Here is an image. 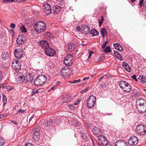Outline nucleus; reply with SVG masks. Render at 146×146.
<instances>
[{"instance_id":"14","label":"nucleus","mask_w":146,"mask_h":146,"mask_svg":"<svg viewBox=\"0 0 146 146\" xmlns=\"http://www.w3.org/2000/svg\"><path fill=\"white\" fill-rule=\"evenodd\" d=\"M38 44L42 48L46 49L49 46L48 43L46 40H41L39 42Z\"/></svg>"},{"instance_id":"62","label":"nucleus","mask_w":146,"mask_h":146,"mask_svg":"<svg viewBox=\"0 0 146 146\" xmlns=\"http://www.w3.org/2000/svg\"><path fill=\"white\" fill-rule=\"evenodd\" d=\"M143 6L145 7V9H146V1H145L143 5Z\"/></svg>"},{"instance_id":"19","label":"nucleus","mask_w":146,"mask_h":146,"mask_svg":"<svg viewBox=\"0 0 146 146\" xmlns=\"http://www.w3.org/2000/svg\"><path fill=\"white\" fill-rule=\"evenodd\" d=\"M82 32L85 34L88 33L90 31L89 28L86 25H84L82 27Z\"/></svg>"},{"instance_id":"24","label":"nucleus","mask_w":146,"mask_h":146,"mask_svg":"<svg viewBox=\"0 0 146 146\" xmlns=\"http://www.w3.org/2000/svg\"><path fill=\"white\" fill-rule=\"evenodd\" d=\"M122 66L128 72H131V68L128 64L126 62H124L122 64Z\"/></svg>"},{"instance_id":"47","label":"nucleus","mask_w":146,"mask_h":146,"mask_svg":"<svg viewBox=\"0 0 146 146\" xmlns=\"http://www.w3.org/2000/svg\"><path fill=\"white\" fill-rule=\"evenodd\" d=\"M88 89V88H86L85 89H84L83 90H82L80 91V93L82 94L84 93V92L87 91Z\"/></svg>"},{"instance_id":"42","label":"nucleus","mask_w":146,"mask_h":146,"mask_svg":"<svg viewBox=\"0 0 146 146\" xmlns=\"http://www.w3.org/2000/svg\"><path fill=\"white\" fill-rule=\"evenodd\" d=\"M3 2L4 3H8L10 2H13L14 1L13 0H2Z\"/></svg>"},{"instance_id":"43","label":"nucleus","mask_w":146,"mask_h":146,"mask_svg":"<svg viewBox=\"0 0 146 146\" xmlns=\"http://www.w3.org/2000/svg\"><path fill=\"white\" fill-rule=\"evenodd\" d=\"M108 42L106 41L104 43H103L102 45V48H104Z\"/></svg>"},{"instance_id":"61","label":"nucleus","mask_w":146,"mask_h":146,"mask_svg":"<svg viewBox=\"0 0 146 146\" xmlns=\"http://www.w3.org/2000/svg\"><path fill=\"white\" fill-rule=\"evenodd\" d=\"M34 117V116L33 115L29 119V122H30L31 120V119Z\"/></svg>"},{"instance_id":"27","label":"nucleus","mask_w":146,"mask_h":146,"mask_svg":"<svg viewBox=\"0 0 146 146\" xmlns=\"http://www.w3.org/2000/svg\"><path fill=\"white\" fill-rule=\"evenodd\" d=\"M128 83L125 81H121L119 84V86L120 88L123 90V88H124V87H125V86L126 85H128Z\"/></svg>"},{"instance_id":"3","label":"nucleus","mask_w":146,"mask_h":146,"mask_svg":"<svg viewBox=\"0 0 146 146\" xmlns=\"http://www.w3.org/2000/svg\"><path fill=\"white\" fill-rule=\"evenodd\" d=\"M46 80V77L45 75H42L36 78L34 82L36 86H40L44 85Z\"/></svg>"},{"instance_id":"7","label":"nucleus","mask_w":146,"mask_h":146,"mask_svg":"<svg viewBox=\"0 0 146 146\" xmlns=\"http://www.w3.org/2000/svg\"><path fill=\"white\" fill-rule=\"evenodd\" d=\"M70 69L67 67H64L62 69L61 71V75L63 77H69L70 76L69 74H70Z\"/></svg>"},{"instance_id":"50","label":"nucleus","mask_w":146,"mask_h":146,"mask_svg":"<svg viewBox=\"0 0 146 146\" xmlns=\"http://www.w3.org/2000/svg\"><path fill=\"white\" fill-rule=\"evenodd\" d=\"M143 3V1H141V0L139 1V7H141L142 6V4Z\"/></svg>"},{"instance_id":"10","label":"nucleus","mask_w":146,"mask_h":146,"mask_svg":"<svg viewBox=\"0 0 146 146\" xmlns=\"http://www.w3.org/2000/svg\"><path fill=\"white\" fill-rule=\"evenodd\" d=\"M33 131L34 132L32 135L33 138L35 141H37L40 137L39 130L38 129L35 128L33 129Z\"/></svg>"},{"instance_id":"2","label":"nucleus","mask_w":146,"mask_h":146,"mask_svg":"<svg viewBox=\"0 0 146 146\" xmlns=\"http://www.w3.org/2000/svg\"><path fill=\"white\" fill-rule=\"evenodd\" d=\"M35 31L37 33L44 32L46 29L45 23L42 21H38L35 23L34 26Z\"/></svg>"},{"instance_id":"31","label":"nucleus","mask_w":146,"mask_h":146,"mask_svg":"<svg viewBox=\"0 0 146 146\" xmlns=\"http://www.w3.org/2000/svg\"><path fill=\"white\" fill-rule=\"evenodd\" d=\"M101 32L103 38H104L105 36H107V31L106 29L103 28L102 29Z\"/></svg>"},{"instance_id":"58","label":"nucleus","mask_w":146,"mask_h":146,"mask_svg":"<svg viewBox=\"0 0 146 146\" xmlns=\"http://www.w3.org/2000/svg\"><path fill=\"white\" fill-rule=\"evenodd\" d=\"M101 21H99V27H101L103 23Z\"/></svg>"},{"instance_id":"38","label":"nucleus","mask_w":146,"mask_h":146,"mask_svg":"<svg viewBox=\"0 0 146 146\" xmlns=\"http://www.w3.org/2000/svg\"><path fill=\"white\" fill-rule=\"evenodd\" d=\"M38 92V91L37 90L34 89L32 90V92L31 94V96H33L35 94Z\"/></svg>"},{"instance_id":"28","label":"nucleus","mask_w":146,"mask_h":146,"mask_svg":"<svg viewBox=\"0 0 146 146\" xmlns=\"http://www.w3.org/2000/svg\"><path fill=\"white\" fill-rule=\"evenodd\" d=\"M114 54L117 58L121 61L123 60L121 55L117 51H115Z\"/></svg>"},{"instance_id":"48","label":"nucleus","mask_w":146,"mask_h":146,"mask_svg":"<svg viewBox=\"0 0 146 146\" xmlns=\"http://www.w3.org/2000/svg\"><path fill=\"white\" fill-rule=\"evenodd\" d=\"M68 107L70 109L72 110L74 109V106L70 104L68 105Z\"/></svg>"},{"instance_id":"21","label":"nucleus","mask_w":146,"mask_h":146,"mask_svg":"<svg viewBox=\"0 0 146 146\" xmlns=\"http://www.w3.org/2000/svg\"><path fill=\"white\" fill-rule=\"evenodd\" d=\"M1 58L5 60L9 58V55L7 52H3L1 56Z\"/></svg>"},{"instance_id":"12","label":"nucleus","mask_w":146,"mask_h":146,"mask_svg":"<svg viewBox=\"0 0 146 146\" xmlns=\"http://www.w3.org/2000/svg\"><path fill=\"white\" fill-rule=\"evenodd\" d=\"M25 39L23 36L21 35H19L17 39V43L18 45L20 46L24 44Z\"/></svg>"},{"instance_id":"25","label":"nucleus","mask_w":146,"mask_h":146,"mask_svg":"<svg viewBox=\"0 0 146 146\" xmlns=\"http://www.w3.org/2000/svg\"><path fill=\"white\" fill-rule=\"evenodd\" d=\"M61 98L63 100L62 102H68L70 101V98H68V96L65 94L62 95Z\"/></svg>"},{"instance_id":"30","label":"nucleus","mask_w":146,"mask_h":146,"mask_svg":"<svg viewBox=\"0 0 146 146\" xmlns=\"http://www.w3.org/2000/svg\"><path fill=\"white\" fill-rule=\"evenodd\" d=\"M138 79L143 83L146 82V77L142 76H139L138 78Z\"/></svg>"},{"instance_id":"32","label":"nucleus","mask_w":146,"mask_h":146,"mask_svg":"<svg viewBox=\"0 0 146 146\" xmlns=\"http://www.w3.org/2000/svg\"><path fill=\"white\" fill-rule=\"evenodd\" d=\"M103 139L101 142L102 145L106 146L108 144V141L106 137H104Z\"/></svg>"},{"instance_id":"57","label":"nucleus","mask_w":146,"mask_h":146,"mask_svg":"<svg viewBox=\"0 0 146 146\" xmlns=\"http://www.w3.org/2000/svg\"><path fill=\"white\" fill-rule=\"evenodd\" d=\"M25 111V110H22L21 109H20L19 110L18 112H20L21 113H23L24 111Z\"/></svg>"},{"instance_id":"37","label":"nucleus","mask_w":146,"mask_h":146,"mask_svg":"<svg viewBox=\"0 0 146 146\" xmlns=\"http://www.w3.org/2000/svg\"><path fill=\"white\" fill-rule=\"evenodd\" d=\"M3 104L5 105L7 101V98L5 95L3 94Z\"/></svg>"},{"instance_id":"20","label":"nucleus","mask_w":146,"mask_h":146,"mask_svg":"<svg viewBox=\"0 0 146 146\" xmlns=\"http://www.w3.org/2000/svg\"><path fill=\"white\" fill-rule=\"evenodd\" d=\"M92 131L94 134L96 136H98L101 133L99 129L96 127H95L93 128Z\"/></svg>"},{"instance_id":"35","label":"nucleus","mask_w":146,"mask_h":146,"mask_svg":"<svg viewBox=\"0 0 146 146\" xmlns=\"http://www.w3.org/2000/svg\"><path fill=\"white\" fill-rule=\"evenodd\" d=\"M104 52L109 53L111 52L110 46H107L104 50Z\"/></svg>"},{"instance_id":"18","label":"nucleus","mask_w":146,"mask_h":146,"mask_svg":"<svg viewBox=\"0 0 146 146\" xmlns=\"http://www.w3.org/2000/svg\"><path fill=\"white\" fill-rule=\"evenodd\" d=\"M72 59H68L67 57H65L64 60V63L68 66H71L72 64Z\"/></svg>"},{"instance_id":"26","label":"nucleus","mask_w":146,"mask_h":146,"mask_svg":"<svg viewBox=\"0 0 146 146\" xmlns=\"http://www.w3.org/2000/svg\"><path fill=\"white\" fill-rule=\"evenodd\" d=\"M125 87H124V88H123V90L126 92H129L131 90V87L129 84L128 83V85H126Z\"/></svg>"},{"instance_id":"41","label":"nucleus","mask_w":146,"mask_h":146,"mask_svg":"<svg viewBox=\"0 0 146 146\" xmlns=\"http://www.w3.org/2000/svg\"><path fill=\"white\" fill-rule=\"evenodd\" d=\"M98 136V140L100 141L103 140V139H104L103 138L105 137L104 136L102 135H99Z\"/></svg>"},{"instance_id":"49","label":"nucleus","mask_w":146,"mask_h":146,"mask_svg":"<svg viewBox=\"0 0 146 146\" xmlns=\"http://www.w3.org/2000/svg\"><path fill=\"white\" fill-rule=\"evenodd\" d=\"M132 78L135 80L136 81H137V79L136 76L135 75H133L132 77Z\"/></svg>"},{"instance_id":"22","label":"nucleus","mask_w":146,"mask_h":146,"mask_svg":"<svg viewBox=\"0 0 146 146\" xmlns=\"http://www.w3.org/2000/svg\"><path fill=\"white\" fill-rule=\"evenodd\" d=\"M61 8L60 6L57 5L54 6L52 9L53 10H54V13L55 14H58L59 13L61 10Z\"/></svg>"},{"instance_id":"59","label":"nucleus","mask_w":146,"mask_h":146,"mask_svg":"<svg viewBox=\"0 0 146 146\" xmlns=\"http://www.w3.org/2000/svg\"><path fill=\"white\" fill-rule=\"evenodd\" d=\"M55 86H53L50 89H49L48 90V91L49 92H50L51 91V90H54V89L55 88Z\"/></svg>"},{"instance_id":"16","label":"nucleus","mask_w":146,"mask_h":146,"mask_svg":"<svg viewBox=\"0 0 146 146\" xmlns=\"http://www.w3.org/2000/svg\"><path fill=\"white\" fill-rule=\"evenodd\" d=\"M42 122H43L44 125L48 128L50 127L53 125V121L50 120L49 121L46 120L44 121L42 120Z\"/></svg>"},{"instance_id":"8","label":"nucleus","mask_w":146,"mask_h":146,"mask_svg":"<svg viewBox=\"0 0 146 146\" xmlns=\"http://www.w3.org/2000/svg\"><path fill=\"white\" fill-rule=\"evenodd\" d=\"M14 54L15 57L17 59H20L23 56V52L20 49H16L14 51Z\"/></svg>"},{"instance_id":"51","label":"nucleus","mask_w":146,"mask_h":146,"mask_svg":"<svg viewBox=\"0 0 146 146\" xmlns=\"http://www.w3.org/2000/svg\"><path fill=\"white\" fill-rule=\"evenodd\" d=\"M33 77L32 76H31V77H30V78L29 80H28V82L29 81L30 82H31L33 80Z\"/></svg>"},{"instance_id":"45","label":"nucleus","mask_w":146,"mask_h":146,"mask_svg":"<svg viewBox=\"0 0 146 146\" xmlns=\"http://www.w3.org/2000/svg\"><path fill=\"white\" fill-rule=\"evenodd\" d=\"M94 54V52L93 51H89V53L88 57L89 58H90L91 57L92 54Z\"/></svg>"},{"instance_id":"33","label":"nucleus","mask_w":146,"mask_h":146,"mask_svg":"<svg viewBox=\"0 0 146 146\" xmlns=\"http://www.w3.org/2000/svg\"><path fill=\"white\" fill-rule=\"evenodd\" d=\"M91 34L93 36H95L98 35L99 34L98 32L95 29H93L90 31Z\"/></svg>"},{"instance_id":"29","label":"nucleus","mask_w":146,"mask_h":146,"mask_svg":"<svg viewBox=\"0 0 146 146\" xmlns=\"http://www.w3.org/2000/svg\"><path fill=\"white\" fill-rule=\"evenodd\" d=\"M75 48V46L74 44H70L68 45V49L70 51L72 52L74 50Z\"/></svg>"},{"instance_id":"36","label":"nucleus","mask_w":146,"mask_h":146,"mask_svg":"<svg viewBox=\"0 0 146 146\" xmlns=\"http://www.w3.org/2000/svg\"><path fill=\"white\" fill-rule=\"evenodd\" d=\"M20 29L22 32L25 33L27 31L24 25H22Z\"/></svg>"},{"instance_id":"56","label":"nucleus","mask_w":146,"mask_h":146,"mask_svg":"<svg viewBox=\"0 0 146 146\" xmlns=\"http://www.w3.org/2000/svg\"><path fill=\"white\" fill-rule=\"evenodd\" d=\"M76 30L79 31H81V29L80 27H77L76 28Z\"/></svg>"},{"instance_id":"39","label":"nucleus","mask_w":146,"mask_h":146,"mask_svg":"<svg viewBox=\"0 0 146 146\" xmlns=\"http://www.w3.org/2000/svg\"><path fill=\"white\" fill-rule=\"evenodd\" d=\"M46 35L48 37V38H52V35L50 33H47L46 34Z\"/></svg>"},{"instance_id":"5","label":"nucleus","mask_w":146,"mask_h":146,"mask_svg":"<svg viewBox=\"0 0 146 146\" xmlns=\"http://www.w3.org/2000/svg\"><path fill=\"white\" fill-rule=\"evenodd\" d=\"M96 98L93 95L90 96L87 99V106L88 108H92L94 105Z\"/></svg>"},{"instance_id":"60","label":"nucleus","mask_w":146,"mask_h":146,"mask_svg":"<svg viewBox=\"0 0 146 146\" xmlns=\"http://www.w3.org/2000/svg\"><path fill=\"white\" fill-rule=\"evenodd\" d=\"M89 79V77H86L84 78L83 79V80H88Z\"/></svg>"},{"instance_id":"54","label":"nucleus","mask_w":146,"mask_h":146,"mask_svg":"<svg viewBox=\"0 0 146 146\" xmlns=\"http://www.w3.org/2000/svg\"><path fill=\"white\" fill-rule=\"evenodd\" d=\"M99 21H101L102 22H103L104 21V18L103 16H101L100 17V18L99 19Z\"/></svg>"},{"instance_id":"63","label":"nucleus","mask_w":146,"mask_h":146,"mask_svg":"<svg viewBox=\"0 0 146 146\" xmlns=\"http://www.w3.org/2000/svg\"><path fill=\"white\" fill-rule=\"evenodd\" d=\"M11 122L13 123H14L16 125L17 124V122H16V121H11Z\"/></svg>"},{"instance_id":"6","label":"nucleus","mask_w":146,"mask_h":146,"mask_svg":"<svg viewBox=\"0 0 146 146\" xmlns=\"http://www.w3.org/2000/svg\"><path fill=\"white\" fill-rule=\"evenodd\" d=\"M21 63L19 60H15L13 61L12 67L13 70H19L21 69Z\"/></svg>"},{"instance_id":"1","label":"nucleus","mask_w":146,"mask_h":146,"mask_svg":"<svg viewBox=\"0 0 146 146\" xmlns=\"http://www.w3.org/2000/svg\"><path fill=\"white\" fill-rule=\"evenodd\" d=\"M136 108L140 113H144L146 111V102L143 99L139 98L136 101Z\"/></svg>"},{"instance_id":"15","label":"nucleus","mask_w":146,"mask_h":146,"mask_svg":"<svg viewBox=\"0 0 146 146\" xmlns=\"http://www.w3.org/2000/svg\"><path fill=\"white\" fill-rule=\"evenodd\" d=\"M104 57L103 55H96L94 57V59L95 62H101L104 60Z\"/></svg>"},{"instance_id":"46","label":"nucleus","mask_w":146,"mask_h":146,"mask_svg":"<svg viewBox=\"0 0 146 146\" xmlns=\"http://www.w3.org/2000/svg\"><path fill=\"white\" fill-rule=\"evenodd\" d=\"M72 56L70 54H68L65 57H67L68 58L71 59L72 60Z\"/></svg>"},{"instance_id":"40","label":"nucleus","mask_w":146,"mask_h":146,"mask_svg":"<svg viewBox=\"0 0 146 146\" xmlns=\"http://www.w3.org/2000/svg\"><path fill=\"white\" fill-rule=\"evenodd\" d=\"M4 143V141L2 138L0 137V146H2Z\"/></svg>"},{"instance_id":"64","label":"nucleus","mask_w":146,"mask_h":146,"mask_svg":"<svg viewBox=\"0 0 146 146\" xmlns=\"http://www.w3.org/2000/svg\"><path fill=\"white\" fill-rule=\"evenodd\" d=\"M79 101H77L76 102H75V103H74V105H77L79 103Z\"/></svg>"},{"instance_id":"13","label":"nucleus","mask_w":146,"mask_h":146,"mask_svg":"<svg viewBox=\"0 0 146 146\" xmlns=\"http://www.w3.org/2000/svg\"><path fill=\"white\" fill-rule=\"evenodd\" d=\"M43 7H44V11L47 15H48L51 13V8L49 4L46 3L44 4Z\"/></svg>"},{"instance_id":"11","label":"nucleus","mask_w":146,"mask_h":146,"mask_svg":"<svg viewBox=\"0 0 146 146\" xmlns=\"http://www.w3.org/2000/svg\"><path fill=\"white\" fill-rule=\"evenodd\" d=\"M45 52L46 54L49 56H53L56 54V52L54 49L52 48H47L45 49Z\"/></svg>"},{"instance_id":"23","label":"nucleus","mask_w":146,"mask_h":146,"mask_svg":"<svg viewBox=\"0 0 146 146\" xmlns=\"http://www.w3.org/2000/svg\"><path fill=\"white\" fill-rule=\"evenodd\" d=\"M114 47L116 49L121 51L123 50V48L120 44L118 43H114L113 44Z\"/></svg>"},{"instance_id":"53","label":"nucleus","mask_w":146,"mask_h":146,"mask_svg":"<svg viewBox=\"0 0 146 146\" xmlns=\"http://www.w3.org/2000/svg\"><path fill=\"white\" fill-rule=\"evenodd\" d=\"M81 135V136L82 137V138L84 139H86V135L84 134L83 135H82L83 134L82 133Z\"/></svg>"},{"instance_id":"44","label":"nucleus","mask_w":146,"mask_h":146,"mask_svg":"<svg viewBox=\"0 0 146 146\" xmlns=\"http://www.w3.org/2000/svg\"><path fill=\"white\" fill-rule=\"evenodd\" d=\"M15 25L14 23H11L10 26V27L12 28L13 29H14L15 28Z\"/></svg>"},{"instance_id":"52","label":"nucleus","mask_w":146,"mask_h":146,"mask_svg":"<svg viewBox=\"0 0 146 146\" xmlns=\"http://www.w3.org/2000/svg\"><path fill=\"white\" fill-rule=\"evenodd\" d=\"M80 79H78V80H75L74 81H73V82L74 83H78V82H80Z\"/></svg>"},{"instance_id":"34","label":"nucleus","mask_w":146,"mask_h":146,"mask_svg":"<svg viewBox=\"0 0 146 146\" xmlns=\"http://www.w3.org/2000/svg\"><path fill=\"white\" fill-rule=\"evenodd\" d=\"M19 81H20V83L22 82L25 79V78L24 76H19L18 77Z\"/></svg>"},{"instance_id":"17","label":"nucleus","mask_w":146,"mask_h":146,"mask_svg":"<svg viewBox=\"0 0 146 146\" xmlns=\"http://www.w3.org/2000/svg\"><path fill=\"white\" fill-rule=\"evenodd\" d=\"M115 145V146H127V143L122 140L117 141Z\"/></svg>"},{"instance_id":"4","label":"nucleus","mask_w":146,"mask_h":146,"mask_svg":"<svg viewBox=\"0 0 146 146\" xmlns=\"http://www.w3.org/2000/svg\"><path fill=\"white\" fill-rule=\"evenodd\" d=\"M136 133L139 135H143L146 133V127L142 124L139 125L136 128Z\"/></svg>"},{"instance_id":"55","label":"nucleus","mask_w":146,"mask_h":146,"mask_svg":"<svg viewBox=\"0 0 146 146\" xmlns=\"http://www.w3.org/2000/svg\"><path fill=\"white\" fill-rule=\"evenodd\" d=\"M25 146H32V144L30 143H27Z\"/></svg>"},{"instance_id":"9","label":"nucleus","mask_w":146,"mask_h":146,"mask_svg":"<svg viewBox=\"0 0 146 146\" xmlns=\"http://www.w3.org/2000/svg\"><path fill=\"white\" fill-rule=\"evenodd\" d=\"M138 140L137 138L135 136L131 137L128 140V143L131 145H135L138 143Z\"/></svg>"}]
</instances>
